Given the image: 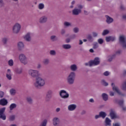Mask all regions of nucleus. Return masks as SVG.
<instances>
[{
  "mask_svg": "<svg viewBox=\"0 0 126 126\" xmlns=\"http://www.w3.org/2000/svg\"><path fill=\"white\" fill-rule=\"evenodd\" d=\"M45 79L41 77H37L35 79V82L34 83L33 85L35 88L39 89L41 88V87L45 86Z\"/></svg>",
  "mask_w": 126,
  "mask_h": 126,
  "instance_id": "nucleus-1",
  "label": "nucleus"
},
{
  "mask_svg": "<svg viewBox=\"0 0 126 126\" xmlns=\"http://www.w3.org/2000/svg\"><path fill=\"white\" fill-rule=\"evenodd\" d=\"M76 76V74L74 72H71L69 74L68 76L66 78L67 83L69 84V85H72L74 84V81L75 80V77Z\"/></svg>",
  "mask_w": 126,
  "mask_h": 126,
  "instance_id": "nucleus-2",
  "label": "nucleus"
},
{
  "mask_svg": "<svg viewBox=\"0 0 126 126\" xmlns=\"http://www.w3.org/2000/svg\"><path fill=\"white\" fill-rule=\"evenodd\" d=\"M29 75L32 78H37L40 76V72L38 70H34L31 69L28 71Z\"/></svg>",
  "mask_w": 126,
  "mask_h": 126,
  "instance_id": "nucleus-3",
  "label": "nucleus"
},
{
  "mask_svg": "<svg viewBox=\"0 0 126 126\" xmlns=\"http://www.w3.org/2000/svg\"><path fill=\"white\" fill-rule=\"evenodd\" d=\"M111 86L113 91L116 92L118 95H120V96H126V94H125V93H122L121 90H120V89H119V87H118L117 86H115V84L112 83Z\"/></svg>",
  "mask_w": 126,
  "mask_h": 126,
  "instance_id": "nucleus-4",
  "label": "nucleus"
},
{
  "mask_svg": "<svg viewBox=\"0 0 126 126\" xmlns=\"http://www.w3.org/2000/svg\"><path fill=\"white\" fill-rule=\"evenodd\" d=\"M90 66H93V65H98L100 64V58L99 57H95L94 60L89 61Z\"/></svg>",
  "mask_w": 126,
  "mask_h": 126,
  "instance_id": "nucleus-5",
  "label": "nucleus"
},
{
  "mask_svg": "<svg viewBox=\"0 0 126 126\" xmlns=\"http://www.w3.org/2000/svg\"><path fill=\"white\" fill-rule=\"evenodd\" d=\"M19 59L20 60V62L22 63H23L25 65L28 63V60H27V57L25 56V55L23 54H21L19 56Z\"/></svg>",
  "mask_w": 126,
  "mask_h": 126,
  "instance_id": "nucleus-6",
  "label": "nucleus"
},
{
  "mask_svg": "<svg viewBox=\"0 0 126 126\" xmlns=\"http://www.w3.org/2000/svg\"><path fill=\"white\" fill-rule=\"evenodd\" d=\"M119 43L122 45L123 49H126V38L125 35H121L120 36Z\"/></svg>",
  "mask_w": 126,
  "mask_h": 126,
  "instance_id": "nucleus-7",
  "label": "nucleus"
},
{
  "mask_svg": "<svg viewBox=\"0 0 126 126\" xmlns=\"http://www.w3.org/2000/svg\"><path fill=\"white\" fill-rule=\"evenodd\" d=\"M20 29H21V25L19 23H16L13 27V32L14 34H18V33H19Z\"/></svg>",
  "mask_w": 126,
  "mask_h": 126,
  "instance_id": "nucleus-8",
  "label": "nucleus"
},
{
  "mask_svg": "<svg viewBox=\"0 0 126 126\" xmlns=\"http://www.w3.org/2000/svg\"><path fill=\"white\" fill-rule=\"evenodd\" d=\"M59 95L62 99H67V98L69 97V94H68L64 90L60 91Z\"/></svg>",
  "mask_w": 126,
  "mask_h": 126,
  "instance_id": "nucleus-9",
  "label": "nucleus"
},
{
  "mask_svg": "<svg viewBox=\"0 0 126 126\" xmlns=\"http://www.w3.org/2000/svg\"><path fill=\"white\" fill-rule=\"evenodd\" d=\"M52 95H53V91L51 90L47 91L45 97L46 102H50V101H51V99H52Z\"/></svg>",
  "mask_w": 126,
  "mask_h": 126,
  "instance_id": "nucleus-10",
  "label": "nucleus"
},
{
  "mask_svg": "<svg viewBox=\"0 0 126 126\" xmlns=\"http://www.w3.org/2000/svg\"><path fill=\"white\" fill-rule=\"evenodd\" d=\"M52 124L54 126H60L61 124V120L58 117H54L52 119Z\"/></svg>",
  "mask_w": 126,
  "mask_h": 126,
  "instance_id": "nucleus-11",
  "label": "nucleus"
},
{
  "mask_svg": "<svg viewBox=\"0 0 126 126\" xmlns=\"http://www.w3.org/2000/svg\"><path fill=\"white\" fill-rule=\"evenodd\" d=\"M48 21V17L47 16H43L39 18V22L41 24H44Z\"/></svg>",
  "mask_w": 126,
  "mask_h": 126,
  "instance_id": "nucleus-12",
  "label": "nucleus"
},
{
  "mask_svg": "<svg viewBox=\"0 0 126 126\" xmlns=\"http://www.w3.org/2000/svg\"><path fill=\"white\" fill-rule=\"evenodd\" d=\"M81 13V9H78L77 8H75L72 11V14L73 15H79Z\"/></svg>",
  "mask_w": 126,
  "mask_h": 126,
  "instance_id": "nucleus-13",
  "label": "nucleus"
},
{
  "mask_svg": "<svg viewBox=\"0 0 126 126\" xmlns=\"http://www.w3.org/2000/svg\"><path fill=\"white\" fill-rule=\"evenodd\" d=\"M17 47L19 51H23L25 46L24 45L23 42L19 41L17 43Z\"/></svg>",
  "mask_w": 126,
  "mask_h": 126,
  "instance_id": "nucleus-14",
  "label": "nucleus"
},
{
  "mask_svg": "<svg viewBox=\"0 0 126 126\" xmlns=\"http://www.w3.org/2000/svg\"><path fill=\"white\" fill-rule=\"evenodd\" d=\"M31 35H32L31 32H28L25 36L24 39L27 42H31Z\"/></svg>",
  "mask_w": 126,
  "mask_h": 126,
  "instance_id": "nucleus-15",
  "label": "nucleus"
},
{
  "mask_svg": "<svg viewBox=\"0 0 126 126\" xmlns=\"http://www.w3.org/2000/svg\"><path fill=\"white\" fill-rule=\"evenodd\" d=\"M11 76V71L10 70V69H8L7 70L6 77L8 80H11V79H12V77Z\"/></svg>",
  "mask_w": 126,
  "mask_h": 126,
  "instance_id": "nucleus-16",
  "label": "nucleus"
},
{
  "mask_svg": "<svg viewBox=\"0 0 126 126\" xmlns=\"http://www.w3.org/2000/svg\"><path fill=\"white\" fill-rule=\"evenodd\" d=\"M111 117L112 120H114L115 119H118V118H119V116H118V115H117V113H116V112H115V111L111 109Z\"/></svg>",
  "mask_w": 126,
  "mask_h": 126,
  "instance_id": "nucleus-17",
  "label": "nucleus"
},
{
  "mask_svg": "<svg viewBox=\"0 0 126 126\" xmlns=\"http://www.w3.org/2000/svg\"><path fill=\"white\" fill-rule=\"evenodd\" d=\"M7 104H8L7 99H6L5 98H2L0 99V105L1 106H6Z\"/></svg>",
  "mask_w": 126,
  "mask_h": 126,
  "instance_id": "nucleus-18",
  "label": "nucleus"
},
{
  "mask_svg": "<svg viewBox=\"0 0 126 126\" xmlns=\"http://www.w3.org/2000/svg\"><path fill=\"white\" fill-rule=\"evenodd\" d=\"M26 101L29 105H33V98H32L31 96L27 97Z\"/></svg>",
  "mask_w": 126,
  "mask_h": 126,
  "instance_id": "nucleus-19",
  "label": "nucleus"
},
{
  "mask_svg": "<svg viewBox=\"0 0 126 126\" xmlns=\"http://www.w3.org/2000/svg\"><path fill=\"white\" fill-rule=\"evenodd\" d=\"M70 69L72 72H74L77 70V65L75 64H73L70 66Z\"/></svg>",
  "mask_w": 126,
  "mask_h": 126,
  "instance_id": "nucleus-20",
  "label": "nucleus"
},
{
  "mask_svg": "<svg viewBox=\"0 0 126 126\" xmlns=\"http://www.w3.org/2000/svg\"><path fill=\"white\" fill-rule=\"evenodd\" d=\"M104 126H111V120L109 118L106 117L104 121Z\"/></svg>",
  "mask_w": 126,
  "mask_h": 126,
  "instance_id": "nucleus-21",
  "label": "nucleus"
},
{
  "mask_svg": "<svg viewBox=\"0 0 126 126\" xmlns=\"http://www.w3.org/2000/svg\"><path fill=\"white\" fill-rule=\"evenodd\" d=\"M75 109H76V105L75 104H71L68 106V111H74Z\"/></svg>",
  "mask_w": 126,
  "mask_h": 126,
  "instance_id": "nucleus-22",
  "label": "nucleus"
},
{
  "mask_svg": "<svg viewBox=\"0 0 126 126\" xmlns=\"http://www.w3.org/2000/svg\"><path fill=\"white\" fill-rule=\"evenodd\" d=\"M62 48L64 50H69V49H71V45L70 44H63Z\"/></svg>",
  "mask_w": 126,
  "mask_h": 126,
  "instance_id": "nucleus-23",
  "label": "nucleus"
},
{
  "mask_svg": "<svg viewBox=\"0 0 126 126\" xmlns=\"http://www.w3.org/2000/svg\"><path fill=\"white\" fill-rule=\"evenodd\" d=\"M99 116L102 119H105L107 117V113L104 111H100L99 113Z\"/></svg>",
  "mask_w": 126,
  "mask_h": 126,
  "instance_id": "nucleus-24",
  "label": "nucleus"
},
{
  "mask_svg": "<svg viewBox=\"0 0 126 126\" xmlns=\"http://www.w3.org/2000/svg\"><path fill=\"white\" fill-rule=\"evenodd\" d=\"M101 97H102L103 101H108V96L107 94H106V93L102 94Z\"/></svg>",
  "mask_w": 126,
  "mask_h": 126,
  "instance_id": "nucleus-25",
  "label": "nucleus"
},
{
  "mask_svg": "<svg viewBox=\"0 0 126 126\" xmlns=\"http://www.w3.org/2000/svg\"><path fill=\"white\" fill-rule=\"evenodd\" d=\"M17 107V105L15 103H12L9 106V110L10 111H12V110H14V109H16Z\"/></svg>",
  "mask_w": 126,
  "mask_h": 126,
  "instance_id": "nucleus-26",
  "label": "nucleus"
},
{
  "mask_svg": "<svg viewBox=\"0 0 126 126\" xmlns=\"http://www.w3.org/2000/svg\"><path fill=\"white\" fill-rule=\"evenodd\" d=\"M9 92L10 95H11L12 96H14V95L16 94V90H15V89H11L9 91Z\"/></svg>",
  "mask_w": 126,
  "mask_h": 126,
  "instance_id": "nucleus-27",
  "label": "nucleus"
},
{
  "mask_svg": "<svg viewBox=\"0 0 126 126\" xmlns=\"http://www.w3.org/2000/svg\"><path fill=\"white\" fill-rule=\"evenodd\" d=\"M43 64H44V65H48V64H49V63H50V60L48 59H45L43 62H42Z\"/></svg>",
  "mask_w": 126,
  "mask_h": 126,
  "instance_id": "nucleus-28",
  "label": "nucleus"
},
{
  "mask_svg": "<svg viewBox=\"0 0 126 126\" xmlns=\"http://www.w3.org/2000/svg\"><path fill=\"white\" fill-rule=\"evenodd\" d=\"M38 8L40 10L44 9V8H45V4H44L43 3H40L38 5Z\"/></svg>",
  "mask_w": 126,
  "mask_h": 126,
  "instance_id": "nucleus-29",
  "label": "nucleus"
},
{
  "mask_svg": "<svg viewBox=\"0 0 126 126\" xmlns=\"http://www.w3.org/2000/svg\"><path fill=\"white\" fill-rule=\"evenodd\" d=\"M50 40H51L52 42H55L58 40V37L56 35H52L50 37Z\"/></svg>",
  "mask_w": 126,
  "mask_h": 126,
  "instance_id": "nucleus-30",
  "label": "nucleus"
},
{
  "mask_svg": "<svg viewBox=\"0 0 126 126\" xmlns=\"http://www.w3.org/2000/svg\"><path fill=\"white\" fill-rule=\"evenodd\" d=\"M47 124H48V120L44 119L40 124V126H47Z\"/></svg>",
  "mask_w": 126,
  "mask_h": 126,
  "instance_id": "nucleus-31",
  "label": "nucleus"
},
{
  "mask_svg": "<svg viewBox=\"0 0 126 126\" xmlns=\"http://www.w3.org/2000/svg\"><path fill=\"white\" fill-rule=\"evenodd\" d=\"M105 17L106 18V23H108V24H110L111 23V17L105 15Z\"/></svg>",
  "mask_w": 126,
  "mask_h": 126,
  "instance_id": "nucleus-32",
  "label": "nucleus"
},
{
  "mask_svg": "<svg viewBox=\"0 0 126 126\" xmlns=\"http://www.w3.org/2000/svg\"><path fill=\"white\" fill-rule=\"evenodd\" d=\"M121 88L124 91H126V81L123 83Z\"/></svg>",
  "mask_w": 126,
  "mask_h": 126,
  "instance_id": "nucleus-33",
  "label": "nucleus"
},
{
  "mask_svg": "<svg viewBox=\"0 0 126 126\" xmlns=\"http://www.w3.org/2000/svg\"><path fill=\"white\" fill-rule=\"evenodd\" d=\"M110 33V31L108 30H104L102 33V36H106V35H108V34Z\"/></svg>",
  "mask_w": 126,
  "mask_h": 126,
  "instance_id": "nucleus-34",
  "label": "nucleus"
},
{
  "mask_svg": "<svg viewBox=\"0 0 126 126\" xmlns=\"http://www.w3.org/2000/svg\"><path fill=\"white\" fill-rule=\"evenodd\" d=\"M101 84L103 85V86L107 87L108 85H109V84L106 82L105 80H101Z\"/></svg>",
  "mask_w": 126,
  "mask_h": 126,
  "instance_id": "nucleus-35",
  "label": "nucleus"
},
{
  "mask_svg": "<svg viewBox=\"0 0 126 126\" xmlns=\"http://www.w3.org/2000/svg\"><path fill=\"white\" fill-rule=\"evenodd\" d=\"M5 111V107H3L0 109V116L4 115V111Z\"/></svg>",
  "mask_w": 126,
  "mask_h": 126,
  "instance_id": "nucleus-36",
  "label": "nucleus"
},
{
  "mask_svg": "<svg viewBox=\"0 0 126 126\" xmlns=\"http://www.w3.org/2000/svg\"><path fill=\"white\" fill-rule=\"evenodd\" d=\"M63 25L64 26H66V27H69V26H71V23L68 22H64Z\"/></svg>",
  "mask_w": 126,
  "mask_h": 126,
  "instance_id": "nucleus-37",
  "label": "nucleus"
},
{
  "mask_svg": "<svg viewBox=\"0 0 126 126\" xmlns=\"http://www.w3.org/2000/svg\"><path fill=\"white\" fill-rule=\"evenodd\" d=\"M9 121H13L15 120V115H12L9 116Z\"/></svg>",
  "mask_w": 126,
  "mask_h": 126,
  "instance_id": "nucleus-38",
  "label": "nucleus"
},
{
  "mask_svg": "<svg viewBox=\"0 0 126 126\" xmlns=\"http://www.w3.org/2000/svg\"><path fill=\"white\" fill-rule=\"evenodd\" d=\"M73 32L74 33H78L79 32V29L77 27L74 28L73 29Z\"/></svg>",
  "mask_w": 126,
  "mask_h": 126,
  "instance_id": "nucleus-39",
  "label": "nucleus"
},
{
  "mask_svg": "<svg viewBox=\"0 0 126 126\" xmlns=\"http://www.w3.org/2000/svg\"><path fill=\"white\" fill-rule=\"evenodd\" d=\"M8 64L10 66H12L13 65V60H10L8 62Z\"/></svg>",
  "mask_w": 126,
  "mask_h": 126,
  "instance_id": "nucleus-40",
  "label": "nucleus"
},
{
  "mask_svg": "<svg viewBox=\"0 0 126 126\" xmlns=\"http://www.w3.org/2000/svg\"><path fill=\"white\" fill-rule=\"evenodd\" d=\"M56 54L57 53L55 50H51L50 51V54L51 55V56H56Z\"/></svg>",
  "mask_w": 126,
  "mask_h": 126,
  "instance_id": "nucleus-41",
  "label": "nucleus"
},
{
  "mask_svg": "<svg viewBox=\"0 0 126 126\" xmlns=\"http://www.w3.org/2000/svg\"><path fill=\"white\" fill-rule=\"evenodd\" d=\"M87 39L90 41V42H93V37H92V36L91 35H89L88 36Z\"/></svg>",
  "mask_w": 126,
  "mask_h": 126,
  "instance_id": "nucleus-42",
  "label": "nucleus"
},
{
  "mask_svg": "<svg viewBox=\"0 0 126 126\" xmlns=\"http://www.w3.org/2000/svg\"><path fill=\"white\" fill-rule=\"evenodd\" d=\"M97 42L98 43H99L100 45H102L104 43V40L102 38H99L97 40Z\"/></svg>",
  "mask_w": 126,
  "mask_h": 126,
  "instance_id": "nucleus-43",
  "label": "nucleus"
},
{
  "mask_svg": "<svg viewBox=\"0 0 126 126\" xmlns=\"http://www.w3.org/2000/svg\"><path fill=\"white\" fill-rule=\"evenodd\" d=\"M99 47V45H98V43L94 42L93 44V49H97Z\"/></svg>",
  "mask_w": 126,
  "mask_h": 126,
  "instance_id": "nucleus-44",
  "label": "nucleus"
},
{
  "mask_svg": "<svg viewBox=\"0 0 126 126\" xmlns=\"http://www.w3.org/2000/svg\"><path fill=\"white\" fill-rule=\"evenodd\" d=\"M0 119H2V120L4 121L6 119V116H5V115L2 114V115H0Z\"/></svg>",
  "mask_w": 126,
  "mask_h": 126,
  "instance_id": "nucleus-45",
  "label": "nucleus"
},
{
  "mask_svg": "<svg viewBox=\"0 0 126 126\" xmlns=\"http://www.w3.org/2000/svg\"><path fill=\"white\" fill-rule=\"evenodd\" d=\"M119 105H120V106H121L122 107H123L124 106V100H119L118 102Z\"/></svg>",
  "mask_w": 126,
  "mask_h": 126,
  "instance_id": "nucleus-46",
  "label": "nucleus"
},
{
  "mask_svg": "<svg viewBox=\"0 0 126 126\" xmlns=\"http://www.w3.org/2000/svg\"><path fill=\"white\" fill-rule=\"evenodd\" d=\"M16 72L18 73V74H21V73H22V69H17Z\"/></svg>",
  "mask_w": 126,
  "mask_h": 126,
  "instance_id": "nucleus-47",
  "label": "nucleus"
},
{
  "mask_svg": "<svg viewBox=\"0 0 126 126\" xmlns=\"http://www.w3.org/2000/svg\"><path fill=\"white\" fill-rule=\"evenodd\" d=\"M4 7V2H3V0H2L0 2V8Z\"/></svg>",
  "mask_w": 126,
  "mask_h": 126,
  "instance_id": "nucleus-48",
  "label": "nucleus"
},
{
  "mask_svg": "<svg viewBox=\"0 0 126 126\" xmlns=\"http://www.w3.org/2000/svg\"><path fill=\"white\" fill-rule=\"evenodd\" d=\"M105 41L106 42H110L111 41V36H107V37H106Z\"/></svg>",
  "mask_w": 126,
  "mask_h": 126,
  "instance_id": "nucleus-49",
  "label": "nucleus"
},
{
  "mask_svg": "<svg viewBox=\"0 0 126 126\" xmlns=\"http://www.w3.org/2000/svg\"><path fill=\"white\" fill-rule=\"evenodd\" d=\"M2 42H3V44H6V43H7V38H5V37L3 38L2 39Z\"/></svg>",
  "mask_w": 126,
  "mask_h": 126,
  "instance_id": "nucleus-50",
  "label": "nucleus"
},
{
  "mask_svg": "<svg viewBox=\"0 0 126 126\" xmlns=\"http://www.w3.org/2000/svg\"><path fill=\"white\" fill-rule=\"evenodd\" d=\"M3 96H4V92L0 91V98H3Z\"/></svg>",
  "mask_w": 126,
  "mask_h": 126,
  "instance_id": "nucleus-51",
  "label": "nucleus"
},
{
  "mask_svg": "<svg viewBox=\"0 0 126 126\" xmlns=\"http://www.w3.org/2000/svg\"><path fill=\"white\" fill-rule=\"evenodd\" d=\"M76 38V34H73L70 36V39H75Z\"/></svg>",
  "mask_w": 126,
  "mask_h": 126,
  "instance_id": "nucleus-52",
  "label": "nucleus"
},
{
  "mask_svg": "<svg viewBox=\"0 0 126 126\" xmlns=\"http://www.w3.org/2000/svg\"><path fill=\"white\" fill-rule=\"evenodd\" d=\"M109 74H110V72H109L108 71H105L103 73V75H104L105 76H108V75H109Z\"/></svg>",
  "mask_w": 126,
  "mask_h": 126,
  "instance_id": "nucleus-53",
  "label": "nucleus"
},
{
  "mask_svg": "<svg viewBox=\"0 0 126 126\" xmlns=\"http://www.w3.org/2000/svg\"><path fill=\"white\" fill-rule=\"evenodd\" d=\"M93 37H97L98 36V33L97 32H93Z\"/></svg>",
  "mask_w": 126,
  "mask_h": 126,
  "instance_id": "nucleus-54",
  "label": "nucleus"
},
{
  "mask_svg": "<svg viewBox=\"0 0 126 126\" xmlns=\"http://www.w3.org/2000/svg\"><path fill=\"white\" fill-rule=\"evenodd\" d=\"M61 33L62 35H64V34H65V30L62 29L61 30Z\"/></svg>",
  "mask_w": 126,
  "mask_h": 126,
  "instance_id": "nucleus-55",
  "label": "nucleus"
},
{
  "mask_svg": "<svg viewBox=\"0 0 126 126\" xmlns=\"http://www.w3.org/2000/svg\"><path fill=\"white\" fill-rule=\"evenodd\" d=\"M41 67H42V65L40 63L37 64L36 68L37 69H40V68H41Z\"/></svg>",
  "mask_w": 126,
  "mask_h": 126,
  "instance_id": "nucleus-56",
  "label": "nucleus"
},
{
  "mask_svg": "<svg viewBox=\"0 0 126 126\" xmlns=\"http://www.w3.org/2000/svg\"><path fill=\"white\" fill-rule=\"evenodd\" d=\"M99 118H101V117L100 116V114H99V115H96L94 116V118L95 120H98V119H99Z\"/></svg>",
  "mask_w": 126,
  "mask_h": 126,
  "instance_id": "nucleus-57",
  "label": "nucleus"
},
{
  "mask_svg": "<svg viewBox=\"0 0 126 126\" xmlns=\"http://www.w3.org/2000/svg\"><path fill=\"white\" fill-rule=\"evenodd\" d=\"M115 40H116V37H115L114 36H111V41L112 42H113V41H115Z\"/></svg>",
  "mask_w": 126,
  "mask_h": 126,
  "instance_id": "nucleus-58",
  "label": "nucleus"
},
{
  "mask_svg": "<svg viewBox=\"0 0 126 126\" xmlns=\"http://www.w3.org/2000/svg\"><path fill=\"white\" fill-rule=\"evenodd\" d=\"M122 54L121 50H118L116 52V55H121Z\"/></svg>",
  "mask_w": 126,
  "mask_h": 126,
  "instance_id": "nucleus-59",
  "label": "nucleus"
},
{
  "mask_svg": "<svg viewBox=\"0 0 126 126\" xmlns=\"http://www.w3.org/2000/svg\"><path fill=\"white\" fill-rule=\"evenodd\" d=\"M65 42L67 43H70V38H68L65 39Z\"/></svg>",
  "mask_w": 126,
  "mask_h": 126,
  "instance_id": "nucleus-60",
  "label": "nucleus"
},
{
  "mask_svg": "<svg viewBox=\"0 0 126 126\" xmlns=\"http://www.w3.org/2000/svg\"><path fill=\"white\" fill-rule=\"evenodd\" d=\"M85 114H86V111L85 110H82L81 112V115H85Z\"/></svg>",
  "mask_w": 126,
  "mask_h": 126,
  "instance_id": "nucleus-61",
  "label": "nucleus"
},
{
  "mask_svg": "<svg viewBox=\"0 0 126 126\" xmlns=\"http://www.w3.org/2000/svg\"><path fill=\"white\" fill-rule=\"evenodd\" d=\"M89 101L90 103H94L95 102L93 98L90 99Z\"/></svg>",
  "mask_w": 126,
  "mask_h": 126,
  "instance_id": "nucleus-62",
  "label": "nucleus"
},
{
  "mask_svg": "<svg viewBox=\"0 0 126 126\" xmlns=\"http://www.w3.org/2000/svg\"><path fill=\"white\" fill-rule=\"evenodd\" d=\"M113 126H121L119 123H114L113 124Z\"/></svg>",
  "mask_w": 126,
  "mask_h": 126,
  "instance_id": "nucleus-63",
  "label": "nucleus"
},
{
  "mask_svg": "<svg viewBox=\"0 0 126 126\" xmlns=\"http://www.w3.org/2000/svg\"><path fill=\"white\" fill-rule=\"evenodd\" d=\"M123 19H125V20H126V14L123 15Z\"/></svg>",
  "mask_w": 126,
  "mask_h": 126,
  "instance_id": "nucleus-64",
  "label": "nucleus"
}]
</instances>
